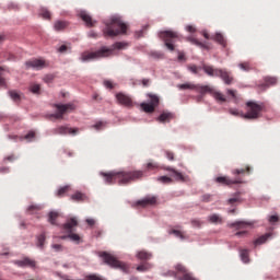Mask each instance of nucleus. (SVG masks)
Instances as JSON below:
<instances>
[{"mask_svg": "<svg viewBox=\"0 0 280 280\" xmlns=\"http://www.w3.org/2000/svg\"><path fill=\"white\" fill-rule=\"evenodd\" d=\"M100 174L103 176L106 185H113L117 182L119 185H128V183H133L135 180H141V178H143V171H110L108 173L101 172Z\"/></svg>", "mask_w": 280, "mask_h": 280, "instance_id": "f257e3e1", "label": "nucleus"}, {"mask_svg": "<svg viewBox=\"0 0 280 280\" xmlns=\"http://www.w3.org/2000/svg\"><path fill=\"white\" fill-rule=\"evenodd\" d=\"M128 47V44L124 42H116L112 45L110 48L103 46L101 49L96 51H84L81 55L82 62H89V60H100V58H110L113 56L115 49H125Z\"/></svg>", "mask_w": 280, "mask_h": 280, "instance_id": "f03ea898", "label": "nucleus"}, {"mask_svg": "<svg viewBox=\"0 0 280 280\" xmlns=\"http://www.w3.org/2000/svg\"><path fill=\"white\" fill-rule=\"evenodd\" d=\"M105 28L103 30L104 36H119V34H126L128 30V25L121 21V18L114 16L110 22L105 24Z\"/></svg>", "mask_w": 280, "mask_h": 280, "instance_id": "7ed1b4c3", "label": "nucleus"}, {"mask_svg": "<svg viewBox=\"0 0 280 280\" xmlns=\"http://www.w3.org/2000/svg\"><path fill=\"white\" fill-rule=\"evenodd\" d=\"M250 172H252L250 166H245L244 168H235L232 171V174L233 176H235V178L231 179V177L219 176L215 178V183H219V185H226V186L242 185V183H244L242 180V176H245V174H250Z\"/></svg>", "mask_w": 280, "mask_h": 280, "instance_id": "20e7f679", "label": "nucleus"}, {"mask_svg": "<svg viewBox=\"0 0 280 280\" xmlns=\"http://www.w3.org/2000/svg\"><path fill=\"white\" fill-rule=\"evenodd\" d=\"M164 277H174L176 280H197L187 268L180 264L175 265V270H168Z\"/></svg>", "mask_w": 280, "mask_h": 280, "instance_id": "39448f33", "label": "nucleus"}, {"mask_svg": "<svg viewBox=\"0 0 280 280\" xmlns=\"http://www.w3.org/2000/svg\"><path fill=\"white\" fill-rule=\"evenodd\" d=\"M100 257H102L105 264L110 266V268H117L126 275L130 272V266H128V264L119 261L117 258H115V256L108 254L107 252L100 253Z\"/></svg>", "mask_w": 280, "mask_h": 280, "instance_id": "423d86ee", "label": "nucleus"}, {"mask_svg": "<svg viewBox=\"0 0 280 280\" xmlns=\"http://www.w3.org/2000/svg\"><path fill=\"white\" fill-rule=\"evenodd\" d=\"M246 114L242 115L243 119H259L261 112L264 110V104L248 101L246 103Z\"/></svg>", "mask_w": 280, "mask_h": 280, "instance_id": "0eeeda50", "label": "nucleus"}, {"mask_svg": "<svg viewBox=\"0 0 280 280\" xmlns=\"http://www.w3.org/2000/svg\"><path fill=\"white\" fill-rule=\"evenodd\" d=\"M78 226V219L71 218L69 219L62 226L63 231L68 233V235L60 236V240H71L72 242H80V235L73 233V229Z\"/></svg>", "mask_w": 280, "mask_h": 280, "instance_id": "6e6552de", "label": "nucleus"}, {"mask_svg": "<svg viewBox=\"0 0 280 280\" xmlns=\"http://www.w3.org/2000/svg\"><path fill=\"white\" fill-rule=\"evenodd\" d=\"M159 38L164 40V45L170 51H174V44L178 40V33L173 31H162L159 33Z\"/></svg>", "mask_w": 280, "mask_h": 280, "instance_id": "1a4fd4ad", "label": "nucleus"}, {"mask_svg": "<svg viewBox=\"0 0 280 280\" xmlns=\"http://www.w3.org/2000/svg\"><path fill=\"white\" fill-rule=\"evenodd\" d=\"M55 108L57 109V113L50 115V117H54V119H62L67 113L75 110V105L72 103L55 104Z\"/></svg>", "mask_w": 280, "mask_h": 280, "instance_id": "9d476101", "label": "nucleus"}, {"mask_svg": "<svg viewBox=\"0 0 280 280\" xmlns=\"http://www.w3.org/2000/svg\"><path fill=\"white\" fill-rule=\"evenodd\" d=\"M149 103H141V108L144 113H154L159 106L160 98L156 94H148Z\"/></svg>", "mask_w": 280, "mask_h": 280, "instance_id": "9b49d317", "label": "nucleus"}, {"mask_svg": "<svg viewBox=\"0 0 280 280\" xmlns=\"http://www.w3.org/2000/svg\"><path fill=\"white\" fill-rule=\"evenodd\" d=\"M207 93H209L218 104H224V102H226V96H224L222 92L214 90L211 85H205L203 95H207Z\"/></svg>", "mask_w": 280, "mask_h": 280, "instance_id": "f8f14e48", "label": "nucleus"}, {"mask_svg": "<svg viewBox=\"0 0 280 280\" xmlns=\"http://www.w3.org/2000/svg\"><path fill=\"white\" fill-rule=\"evenodd\" d=\"M179 91H195L196 93H201L205 95V85L195 84L191 82H186L177 85Z\"/></svg>", "mask_w": 280, "mask_h": 280, "instance_id": "ddd939ff", "label": "nucleus"}, {"mask_svg": "<svg viewBox=\"0 0 280 280\" xmlns=\"http://www.w3.org/2000/svg\"><path fill=\"white\" fill-rule=\"evenodd\" d=\"M54 135H78V128H69L67 126H59L51 130Z\"/></svg>", "mask_w": 280, "mask_h": 280, "instance_id": "4468645a", "label": "nucleus"}, {"mask_svg": "<svg viewBox=\"0 0 280 280\" xmlns=\"http://www.w3.org/2000/svg\"><path fill=\"white\" fill-rule=\"evenodd\" d=\"M156 205V197L155 196H147L143 199H140L136 202L137 207H154Z\"/></svg>", "mask_w": 280, "mask_h": 280, "instance_id": "2eb2a0df", "label": "nucleus"}, {"mask_svg": "<svg viewBox=\"0 0 280 280\" xmlns=\"http://www.w3.org/2000/svg\"><path fill=\"white\" fill-rule=\"evenodd\" d=\"M116 100L121 106H127L128 108L132 106V98L121 92L116 94Z\"/></svg>", "mask_w": 280, "mask_h": 280, "instance_id": "dca6fc26", "label": "nucleus"}, {"mask_svg": "<svg viewBox=\"0 0 280 280\" xmlns=\"http://www.w3.org/2000/svg\"><path fill=\"white\" fill-rule=\"evenodd\" d=\"M26 67L27 69H45L46 65H45V60L43 59H32L26 61Z\"/></svg>", "mask_w": 280, "mask_h": 280, "instance_id": "f3484780", "label": "nucleus"}, {"mask_svg": "<svg viewBox=\"0 0 280 280\" xmlns=\"http://www.w3.org/2000/svg\"><path fill=\"white\" fill-rule=\"evenodd\" d=\"M218 77L217 78H221V80H223L224 84L231 85L233 84V75H231V72L224 70V69H220L218 71Z\"/></svg>", "mask_w": 280, "mask_h": 280, "instance_id": "a211bd4d", "label": "nucleus"}, {"mask_svg": "<svg viewBox=\"0 0 280 280\" xmlns=\"http://www.w3.org/2000/svg\"><path fill=\"white\" fill-rule=\"evenodd\" d=\"M80 19H82L88 27H95V23H97V21H94L86 11L80 12Z\"/></svg>", "mask_w": 280, "mask_h": 280, "instance_id": "6ab92c4d", "label": "nucleus"}, {"mask_svg": "<svg viewBox=\"0 0 280 280\" xmlns=\"http://www.w3.org/2000/svg\"><path fill=\"white\" fill-rule=\"evenodd\" d=\"M264 82L265 83L260 84L259 88L266 91V89H270V86H277L278 80L276 77H266Z\"/></svg>", "mask_w": 280, "mask_h": 280, "instance_id": "aec40b11", "label": "nucleus"}, {"mask_svg": "<svg viewBox=\"0 0 280 280\" xmlns=\"http://www.w3.org/2000/svg\"><path fill=\"white\" fill-rule=\"evenodd\" d=\"M230 229H236V231H241L244 229H248V226H253L252 222L246 221H235L233 223H229Z\"/></svg>", "mask_w": 280, "mask_h": 280, "instance_id": "412c9836", "label": "nucleus"}, {"mask_svg": "<svg viewBox=\"0 0 280 280\" xmlns=\"http://www.w3.org/2000/svg\"><path fill=\"white\" fill-rule=\"evenodd\" d=\"M15 264L20 266V268L27 267V268H36V260L31 258H23L22 260H16Z\"/></svg>", "mask_w": 280, "mask_h": 280, "instance_id": "4be33fe9", "label": "nucleus"}, {"mask_svg": "<svg viewBox=\"0 0 280 280\" xmlns=\"http://www.w3.org/2000/svg\"><path fill=\"white\" fill-rule=\"evenodd\" d=\"M202 70L205 71V73H207V75H209L210 78H218V74L220 71V69L218 68H213V66H207V65H203L202 66Z\"/></svg>", "mask_w": 280, "mask_h": 280, "instance_id": "5701e85b", "label": "nucleus"}, {"mask_svg": "<svg viewBox=\"0 0 280 280\" xmlns=\"http://www.w3.org/2000/svg\"><path fill=\"white\" fill-rule=\"evenodd\" d=\"M172 119H174V114L170 112H163L159 116L158 121H160V124H166V122H170Z\"/></svg>", "mask_w": 280, "mask_h": 280, "instance_id": "b1692460", "label": "nucleus"}, {"mask_svg": "<svg viewBox=\"0 0 280 280\" xmlns=\"http://www.w3.org/2000/svg\"><path fill=\"white\" fill-rule=\"evenodd\" d=\"M71 200H73L74 202H84L89 200V197H86L84 192L77 191L73 195H71Z\"/></svg>", "mask_w": 280, "mask_h": 280, "instance_id": "393cba45", "label": "nucleus"}, {"mask_svg": "<svg viewBox=\"0 0 280 280\" xmlns=\"http://www.w3.org/2000/svg\"><path fill=\"white\" fill-rule=\"evenodd\" d=\"M137 257L141 260V261H150V259H152V253L142 249L140 252L137 253Z\"/></svg>", "mask_w": 280, "mask_h": 280, "instance_id": "a878e982", "label": "nucleus"}, {"mask_svg": "<svg viewBox=\"0 0 280 280\" xmlns=\"http://www.w3.org/2000/svg\"><path fill=\"white\" fill-rule=\"evenodd\" d=\"M69 27V22L67 21H56L54 24L55 32H62Z\"/></svg>", "mask_w": 280, "mask_h": 280, "instance_id": "bb28decb", "label": "nucleus"}, {"mask_svg": "<svg viewBox=\"0 0 280 280\" xmlns=\"http://www.w3.org/2000/svg\"><path fill=\"white\" fill-rule=\"evenodd\" d=\"M46 240H47V236L45 235V233L39 234L37 236V242H36L37 248H39L40 250H44Z\"/></svg>", "mask_w": 280, "mask_h": 280, "instance_id": "cd10ccee", "label": "nucleus"}, {"mask_svg": "<svg viewBox=\"0 0 280 280\" xmlns=\"http://www.w3.org/2000/svg\"><path fill=\"white\" fill-rule=\"evenodd\" d=\"M211 40H215V43H219V45L226 47V39L221 33H217L214 36H211Z\"/></svg>", "mask_w": 280, "mask_h": 280, "instance_id": "c85d7f7f", "label": "nucleus"}, {"mask_svg": "<svg viewBox=\"0 0 280 280\" xmlns=\"http://www.w3.org/2000/svg\"><path fill=\"white\" fill-rule=\"evenodd\" d=\"M208 222H210L211 224H222L223 220L222 217H220V214H210L208 217Z\"/></svg>", "mask_w": 280, "mask_h": 280, "instance_id": "c756f323", "label": "nucleus"}, {"mask_svg": "<svg viewBox=\"0 0 280 280\" xmlns=\"http://www.w3.org/2000/svg\"><path fill=\"white\" fill-rule=\"evenodd\" d=\"M163 170H165L166 172H172L176 178V180H185V176H183V173L167 166V167H163Z\"/></svg>", "mask_w": 280, "mask_h": 280, "instance_id": "7c9ffc66", "label": "nucleus"}, {"mask_svg": "<svg viewBox=\"0 0 280 280\" xmlns=\"http://www.w3.org/2000/svg\"><path fill=\"white\" fill-rule=\"evenodd\" d=\"M241 259L244 264H248L250 261L249 255L250 250L248 249H240Z\"/></svg>", "mask_w": 280, "mask_h": 280, "instance_id": "2f4dec72", "label": "nucleus"}, {"mask_svg": "<svg viewBox=\"0 0 280 280\" xmlns=\"http://www.w3.org/2000/svg\"><path fill=\"white\" fill-rule=\"evenodd\" d=\"M43 210V206H38V205H31L27 208V213H30L31 215H34V213H38V211Z\"/></svg>", "mask_w": 280, "mask_h": 280, "instance_id": "473e14b6", "label": "nucleus"}, {"mask_svg": "<svg viewBox=\"0 0 280 280\" xmlns=\"http://www.w3.org/2000/svg\"><path fill=\"white\" fill-rule=\"evenodd\" d=\"M39 16H42V19H46L47 21L51 20V13L46 8L39 9Z\"/></svg>", "mask_w": 280, "mask_h": 280, "instance_id": "72a5a7b5", "label": "nucleus"}, {"mask_svg": "<svg viewBox=\"0 0 280 280\" xmlns=\"http://www.w3.org/2000/svg\"><path fill=\"white\" fill-rule=\"evenodd\" d=\"M9 95H10L11 100H13V102H15V103L21 102V94L18 91H14V90L9 91Z\"/></svg>", "mask_w": 280, "mask_h": 280, "instance_id": "f704fd0d", "label": "nucleus"}, {"mask_svg": "<svg viewBox=\"0 0 280 280\" xmlns=\"http://www.w3.org/2000/svg\"><path fill=\"white\" fill-rule=\"evenodd\" d=\"M268 237H270V234H265V235L258 237V238L254 242L255 246H259V244H266V242L268 241Z\"/></svg>", "mask_w": 280, "mask_h": 280, "instance_id": "c9c22d12", "label": "nucleus"}, {"mask_svg": "<svg viewBox=\"0 0 280 280\" xmlns=\"http://www.w3.org/2000/svg\"><path fill=\"white\" fill-rule=\"evenodd\" d=\"M188 40L190 43H192V45H197V47H201L202 49H209V47L207 45H205L203 43L199 42L198 39H196L194 37H189Z\"/></svg>", "mask_w": 280, "mask_h": 280, "instance_id": "e433bc0d", "label": "nucleus"}, {"mask_svg": "<svg viewBox=\"0 0 280 280\" xmlns=\"http://www.w3.org/2000/svg\"><path fill=\"white\" fill-rule=\"evenodd\" d=\"M240 69H242V71H252L253 70V65H250V62L245 61L238 65Z\"/></svg>", "mask_w": 280, "mask_h": 280, "instance_id": "4c0bfd02", "label": "nucleus"}, {"mask_svg": "<svg viewBox=\"0 0 280 280\" xmlns=\"http://www.w3.org/2000/svg\"><path fill=\"white\" fill-rule=\"evenodd\" d=\"M158 180L160 183H163V185H170L171 183H173V179L168 176H160Z\"/></svg>", "mask_w": 280, "mask_h": 280, "instance_id": "58836bf2", "label": "nucleus"}, {"mask_svg": "<svg viewBox=\"0 0 280 280\" xmlns=\"http://www.w3.org/2000/svg\"><path fill=\"white\" fill-rule=\"evenodd\" d=\"M58 218V212H49L48 214V222H50V224H56V219Z\"/></svg>", "mask_w": 280, "mask_h": 280, "instance_id": "ea45409f", "label": "nucleus"}, {"mask_svg": "<svg viewBox=\"0 0 280 280\" xmlns=\"http://www.w3.org/2000/svg\"><path fill=\"white\" fill-rule=\"evenodd\" d=\"M0 86L8 88V83L5 82V78H3V67H0Z\"/></svg>", "mask_w": 280, "mask_h": 280, "instance_id": "a19ab883", "label": "nucleus"}, {"mask_svg": "<svg viewBox=\"0 0 280 280\" xmlns=\"http://www.w3.org/2000/svg\"><path fill=\"white\" fill-rule=\"evenodd\" d=\"M67 191H69V186H63V187L59 188L57 191L58 198H62V196H65V194H67Z\"/></svg>", "mask_w": 280, "mask_h": 280, "instance_id": "79ce46f5", "label": "nucleus"}, {"mask_svg": "<svg viewBox=\"0 0 280 280\" xmlns=\"http://www.w3.org/2000/svg\"><path fill=\"white\" fill-rule=\"evenodd\" d=\"M138 272H145V270H150V264L145 262L142 265H139L137 267Z\"/></svg>", "mask_w": 280, "mask_h": 280, "instance_id": "37998d69", "label": "nucleus"}, {"mask_svg": "<svg viewBox=\"0 0 280 280\" xmlns=\"http://www.w3.org/2000/svg\"><path fill=\"white\" fill-rule=\"evenodd\" d=\"M170 233H173V235L179 237V240H185V234L179 230H172Z\"/></svg>", "mask_w": 280, "mask_h": 280, "instance_id": "c03bdc74", "label": "nucleus"}, {"mask_svg": "<svg viewBox=\"0 0 280 280\" xmlns=\"http://www.w3.org/2000/svg\"><path fill=\"white\" fill-rule=\"evenodd\" d=\"M35 137H36V132L30 131L26 136H24V139L31 142V141H34Z\"/></svg>", "mask_w": 280, "mask_h": 280, "instance_id": "a18cd8bd", "label": "nucleus"}, {"mask_svg": "<svg viewBox=\"0 0 280 280\" xmlns=\"http://www.w3.org/2000/svg\"><path fill=\"white\" fill-rule=\"evenodd\" d=\"M147 170H148L149 172H151L152 170H159V164H158V163H154V162H149V163L147 164Z\"/></svg>", "mask_w": 280, "mask_h": 280, "instance_id": "49530a36", "label": "nucleus"}, {"mask_svg": "<svg viewBox=\"0 0 280 280\" xmlns=\"http://www.w3.org/2000/svg\"><path fill=\"white\" fill-rule=\"evenodd\" d=\"M202 224H205V223L202 221H200L199 219L191 220V225L195 226L196 229H200V226H202Z\"/></svg>", "mask_w": 280, "mask_h": 280, "instance_id": "de8ad7c7", "label": "nucleus"}, {"mask_svg": "<svg viewBox=\"0 0 280 280\" xmlns=\"http://www.w3.org/2000/svg\"><path fill=\"white\" fill-rule=\"evenodd\" d=\"M51 248H54L55 253H62V250H65V247L60 244H52Z\"/></svg>", "mask_w": 280, "mask_h": 280, "instance_id": "09e8293b", "label": "nucleus"}, {"mask_svg": "<svg viewBox=\"0 0 280 280\" xmlns=\"http://www.w3.org/2000/svg\"><path fill=\"white\" fill-rule=\"evenodd\" d=\"M32 93L38 94L40 93V84H33L31 85Z\"/></svg>", "mask_w": 280, "mask_h": 280, "instance_id": "8fccbe9b", "label": "nucleus"}, {"mask_svg": "<svg viewBox=\"0 0 280 280\" xmlns=\"http://www.w3.org/2000/svg\"><path fill=\"white\" fill-rule=\"evenodd\" d=\"M199 69L200 68L197 67L196 65L188 66V71H190L191 73H195V75H197Z\"/></svg>", "mask_w": 280, "mask_h": 280, "instance_id": "3c124183", "label": "nucleus"}, {"mask_svg": "<svg viewBox=\"0 0 280 280\" xmlns=\"http://www.w3.org/2000/svg\"><path fill=\"white\" fill-rule=\"evenodd\" d=\"M16 159H19V156H16L15 154H11V155H8L7 158H4V161H9V163H14V161H16Z\"/></svg>", "mask_w": 280, "mask_h": 280, "instance_id": "603ef678", "label": "nucleus"}, {"mask_svg": "<svg viewBox=\"0 0 280 280\" xmlns=\"http://www.w3.org/2000/svg\"><path fill=\"white\" fill-rule=\"evenodd\" d=\"M230 114L233 115L234 117H242V115H246L244 113H241L237 109H230Z\"/></svg>", "mask_w": 280, "mask_h": 280, "instance_id": "864d4df0", "label": "nucleus"}, {"mask_svg": "<svg viewBox=\"0 0 280 280\" xmlns=\"http://www.w3.org/2000/svg\"><path fill=\"white\" fill-rule=\"evenodd\" d=\"M93 128H95V130H104V122L98 121L95 125H93Z\"/></svg>", "mask_w": 280, "mask_h": 280, "instance_id": "5fc2aeb1", "label": "nucleus"}, {"mask_svg": "<svg viewBox=\"0 0 280 280\" xmlns=\"http://www.w3.org/2000/svg\"><path fill=\"white\" fill-rule=\"evenodd\" d=\"M103 84L106 89H115L113 81L105 80Z\"/></svg>", "mask_w": 280, "mask_h": 280, "instance_id": "6e6d98bb", "label": "nucleus"}, {"mask_svg": "<svg viewBox=\"0 0 280 280\" xmlns=\"http://www.w3.org/2000/svg\"><path fill=\"white\" fill-rule=\"evenodd\" d=\"M68 49H69V46H67V45H61V46L58 48V51H59V54H67Z\"/></svg>", "mask_w": 280, "mask_h": 280, "instance_id": "4d7b16f0", "label": "nucleus"}, {"mask_svg": "<svg viewBox=\"0 0 280 280\" xmlns=\"http://www.w3.org/2000/svg\"><path fill=\"white\" fill-rule=\"evenodd\" d=\"M54 81V74H47L44 77V82H46L47 84H49V82Z\"/></svg>", "mask_w": 280, "mask_h": 280, "instance_id": "13d9d810", "label": "nucleus"}, {"mask_svg": "<svg viewBox=\"0 0 280 280\" xmlns=\"http://www.w3.org/2000/svg\"><path fill=\"white\" fill-rule=\"evenodd\" d=\"M166 158L168 161H174V152L172 151H165Z\"/></svg>", "mask_w": 280, "mask_h": 280, "instance_id": "bf43d9fd", "label": "nucleus"}, {"mask_svg": "<svg viewBox=\"0 0 280 280\" xmlns=\"http://www.w3.org/2000/svg\"><path fill=\"white\" fill-rule=\"evenodd\" d=\"M229 205H235V202H240V199L237 197L230 198L228 200Z\"/></svg>", "mask_w": 280, "mask_h": 280, "instance_id": "052dcab7", "label": "nucleus"}, {"mask_svg": "<svg viewBox=\"0 0 280 280\" xmlns=\"http://www.w3.org/2000/svg\"><path fill=\"white\" fill-rule=\"evenodd\" d=\"M85 222L89 226H95V219H86Z\"/></svg>", "mask_w": 280, "mask_h": 280, "instance_id": "680f3d73", "label": "nucleus"}, {"mask_svg": "<svg viewBox=\"0 0 280 280\" xmlns=\"http://www.w3.org/2000/svg\"><path fill=\"white\" fill-rule=\"evenodd\" d=\"M269 222H271L272 224H275V222H279V217H277V215H271V217L269 218Z\"/></svg>", "mask_w": 280, "mask_h": 280, "instance_id": "e2e57ef3", "label": "nucleus"}, {"mask_svg": "<svg viewBox=\"0 0 280 280\" xmlns=\"http://www.w3.org/2000/svg\"><path fill=\"white\" fill-rule=\"evenodd\" d=\"M187 32H189L190 34H194V32H196V27H194L192 25H188L186 26Z\"/></svg>", "mask_w": 280, "mask_h": 280, "instance_id": "0e129e2a", "label": "nucleus"}, {"mask_svg": "<svg viewBox=\"0 0 280 280\" xmlns=\"http://www.w3.org/2000/svg\"><path fill=\"white\" fill-rule=\"evenodd\" d=\"M235 90H228V95H231V97H233V100H235L236 95H235Z\"/></svg>", "mask_w": 280, "mask_h": 280, "instance_id": "69168bd1", "label": "nucleus"}, {"mask_svg": "<svg viewBox=\"0 0 280 280\" xmlns=\"http://www.w3.org/2000/svg\"><path fill=\"white\" fill-rule=\"evenodd\" d=\"M142 86H150V79H142Z\"/></svg>", "mask_w": 280, "mask_h": 280, "instance_id": "338daca9", "label": "nucleus"}, {"mask_svg": "<svg viewBox=\"0 0 280 280\" xmlns=\"http://www.w3.org/2000/svg\"><path fill=\"white\" fill-rule=\"evenodd\" d=\"M210 200H211V196H210V195H205V196L202 197V201H203V202H210Z\"/></svg>", "mask_w": 280, "mask_h": 280, "instance_id": "774afa93", "label": "nucleus"}]
</instances>
